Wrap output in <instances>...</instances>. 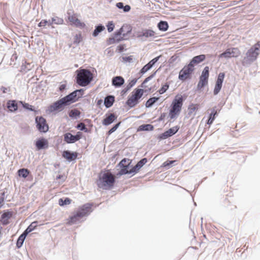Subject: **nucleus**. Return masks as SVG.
I'll return each mask as SVG.
<instances>
[{"instance_id": "35", "label": "nucleus", "mask_w": 260, "mask_h": 260, "mask_svg": "<svg viewBox=\"0 0 260 260\" xmlns=\"http://www.w3.org/2000/svg\"><path fill=\"white\" fill-rule=\"evenodd\" d=\"M158 97H152L149 99L145 104V106L147 108H150L153 106V105L158 100Z\"/></svg>"}, {"instance_id": "15", "label": "nucleus", "mask_w": 260, "mask_h": 260, "mask_svg": "<svg viewBox=\"0 0 260 260\" xmlns=\"http://www.w3.org/2000/svg\"><path fill=\"white\" fill-rule=\"evenodd\" d=\"M35 145L38 150L46 149L48 147V142L46 139L41 138L36 142Z\"/></svg>"}, {"instance_id": "44", "label": "nucleus", "mask_w": 260, "mask_h": 260, "mask_svg": "<svg viewBox=\"0 0 260 260\" xmlns=\"http://www.w3.org/2000/svg\"><path fill=\"white\" fill-rule=\"evenodd\" d=\"M71 200L68 198H66L65 199H60L59 200V205L61 206H64L66 205H68L71 203Z\"/></svg>"}, {"instance_id": "20", "label": "nucleus", "mask_w": 260, "mask_h": 260, "mask_svg": "<svg viewBox=\"0 0 260 260\" xmlns=\"http://www.w3.org/2000/svg\"><path fill=\"white\" fill-rule=\"evenodd\" d=\"M124 83V79L121 76H115L112 78V84L116 87H119Z\"/></svg>"}, {"instance_id": "39", "label": "nucleus", "mask_w": 260, "mask_h": 260, "mask_svg": "<svg viewBox=\"0 0 260 260\" xmlns=\"http://www.w3.org/2000/svg\"><path fill=\"white\" fill-rule=\"evenodd\" d=\"M209 76V68L208 67H205L203 69L202 74L200 77L208 80Z\"/></svg>"}, {"instance_id": "5", "label": "nucleus", "mask_w": 260, "mask_h": 260, "mask_svg": "<svg viewBox=\"0 0 260 260\" xmlns=\"http://www.w3.org/2000/svg\"><path fill=\"white\" fill-rule=\"evenodd\" d=\"M136 37L142 42L151 41L157 37V33L150 28H143L137 32Z\"/></svg>"}, {"instance_id": "21", "label": "nucleus", "mask_w": 260, "mask_h": 260, "mask_svg": "<svg viewBox=\"0 0 260 260\" xmlns=\"http://www.w3.org/2000/svg\"><path fill=\"white\" fill-rule=\"evenodd\" d=\"M205 59L206 55L204 54H201L193 57L189 63L194 67L196 64H198L204 61Z\"/></svg>"}, {"instance_id": "33", "label": "nucleus", "mask_w": 260, "mask_h": 260, "mask_svg": "<svg viewBox=\"0 0 260 260\" xmlns=\"http://www.w3.org/2000/svg\"><path fill=\"white\" fill-rule=\"evenodd\" d=\"M138 100L135 98L133 95L126 101V104L131 108L134 107L137 104Z\"/></svg>"}, {"instance_id": "50", "label": "nucleus", "mask_w": 260, "mask_h": 260, "mask_svg": "<svg viewBox=\"0 0 260 260\" xmlns=\"http://www.w3.org/2000/svg\"><path fill=\"white\" fill-rule=\"evenodd\" d=\"M161 55L158 56L151 60L147 64L152 68L155 63L159 60Z\"/></svg>"}, {"instance_id": "48", "label": "nucleus", "mask_w": 260, "mask_h": 260, "mask_svg": "<svg viewBox=\"0 0 260 260\" xmlns=\"http://www.w3.org/2000/svg\"><path fill=\"white\" fill-rule=\"evenodd\" d=\"M151 69V68L147 63L140 70V74L141 75H143Z\"/></svg>"}, {"instance_id": "12", "label": "nucleus", "mask_w": 260, "mask_h": 260, "mask_svg": "<svg viewBox=\"0 0 260 260\" xmlns=\"http://www.w3.org/2000/svg\"><path fill=\"white\" fill-rule=\"evenodd\" d=\"M224 76L225 74L224 73H220L218 74L217 80L216 81L215 86L213 90V93L214 95H217L220 91Z\"/></svg>"}, {"instance_id": "63", "label": "nucleus", "mask_w": 260, "mask_h": 260, "mask_svg": "<svg viewBox=\"0 0 260 260\" xmlns=\"http://www.w3.org/2000/svg\"><path fill=\"white\" fill-rule=\"evenodd\" d=\"M66 88V85L64 84H61L59 86V89L61 92H63Z\"/></svg>"}, {"instance_id": "41", "label": "nucleus", "mask_w": 260, "mask_h": 260, "mask_svg": "<svg viewBox=\"0 0 260 260\" xmlns=\"http://www.w3.org/2000/svg\"><path fill=\"white\" fill-rule=\"evenodd\" d=\"M138 80V79L134 78L131 80L128 84L127 85L126 87H125V91H128L133 86H134L135 84L137 83Z\"/></svg>"}, {"instance_id": "56", "label": "nucleus", "mask_w": 260, "mask_h": 260, "mask_svg": "<svg viewBox=\"0 0 260 260\" xmlns=\"http://www.w3.org/2000/svg\"><path fill=\"white\" fill-rule=\"evenodd\" d=\"M197 109V105H194L193 104L190 105L188 107L189 114L192 113L194 111H195Z\"/></svg>"}, {"instance_id": "23", "label": "nucleus", "mask_w": 260, "mask_h": 260, "mask_svg": "<svg viewBox=\"0 0 260 260\" xmlns=\"http://www.w3.org/2000/svg\"><path fill=\"white\" fill-rule=\"evenodd\" d=\"M115 101V97L113 95H109L104 99V105L107 108L111 107Z\"/></svg>"}, {"instance_id": "28", "label": "nucleus", "mask_w": 260, "mask_h": 260, "mask_svg": "<svg viewBox=\"0 0 260 260\" xmlns=\"http://www.w3.org/2000/svg\"><path fill=\"white\" fill-rule=\"evenodd\" d=\"M63 23V20L58 17H55L51 18V20H48V25H51L53 24H61Z\"/></svg>"}, {"instance_id": "1", "label": "nucleus", "mask_w": 260, "mask_h": 260, "mask_svg": "<svg viewBox=\"0 0 260 260\" xmlns=\"http://www.w3.org/2000/svg\"><path fill=\"white\" fill-rule=\"evenodd\" d=\"M259 51L260 42H258L247 50L241 61L242 64L245 67H249L256 60Z\"/></svg>"}, {"instance_id": "10", "label": "nucleus", "mask_w": 260, "mask_h": 260, "mask_svg": "<svg viewBox=\"0 0 260 260\" xmlns=\"http://www.w3.org/2000/svg\"><path fill=\"white\" fill-rule=\"evenodd\" d=\"M82 136L81 132H77L76 135H73L70 133H67L63 135L64 141L68 144L74 143L79 140Z\"/></svg>"}, {"instance_id": "29", "label": "nucleus", "mask_w": 260, "mask_h": 260, "mask_svg": "<svg viewBox=\"0 0 260 260\" xmlns=\"http://www.w3.org/2000/svg\"><path fill=\"white\" fill-rule=\"evenodd\" d=\"M128 166L129 164L125 165L124 167H120L121 169L117 173V176H120L125 174L133 173V172H131V169L129 171L128 170Z\"/></svg>"}, {"instance_id": "61", "label": "nucleus", "mask_w": 260, "mask_h": 260, "mask_svg": "<svg viewBox=\"0 0 260 260\" xmlns=\"http://www.w3.org/2000/svg\"><path fill=\"white\" fill-rule=\"evenodd\" d=\"M126 162V158H123L119 163V164L118 165V166H119L120 167H124L125 165H126L125 164V162Z\"/></svg>"}, {"instance_id": "53", "label": "nucleus", "mask_w": 260, "mask_h": 260, "mask_svg": "<svg viewBox=\"0 0 260 260\" xmlns=\"http://www.w3.org/2000/svg\"><path fill=\"white\" fill-rule=\"evenodd\" d=\"M120 124V122H118L117 123V124H116L115 125H114L108 132V135H111L112 133H114L117 128L119 126Z\"/></svg>"}, {"instance_id": "43", "label": "nucleus", "mask_w": 260, "mask_h": 260, "mask_svg": "<svg viewBox=\"0 0 260 260\" xmlns=\"http://www.w3.org/2000/svg\"><path fill=\"white\" fill-rule=\"evenodd\" d=\"M25 239V238H23V237H22L20 235V236L18 237V238L17 240V242H16V247L18 248H20L22 247Z\"/></svg>"}, {"instance_id": "4", "label": "nucleus", "mask_w": 260, "mask_h": 260, "mask_svg": "<svg viewBox=\"0 0 260 260\" xmlns=\"http://www.w3.org/2000/svg\"><path fill=\"white\" fill-rule=\"evenodd\" d=\"M115 177L110 172L105 173L100 178L97 182L99 187L103 189H107V187H112L115 182Z\"/></svg>"}, {"instance_id": "49", "label": "nucleus", "mask_w": 260, "mask_h": 260, "mask_svg": "<svg viewBox=\"0 0 260 260\" xmlns=\"http://www.w3.org/2000/svg\"><path fill=\"white\" fill-rule=\"evenodd\" d=\"M82 40V37L81 34H77L75 36L74 43L78 44H79Z\"/></svg>"}, {"instance_id": "26", "label": "nucleus", "mask_w": 260, "mask_h": 260, "mask_svg": "<svg viewBox=\"0 0 260 260\" xmlns=\"http://www.w3.org/2000/svg\"><path fill=\"white\" fill-rule=\"evenodd\" d=\"M105 29V26L103 25L100 24L98 25L97 26H95V29L92 32V36L94 37H96L99 35V34L100 32H101Z\"/></svg>"}, {"instance_id": "60", "label": "nucleus", "mask_w": 260, "mask_h": 260, "mask_svg": "<svg viewBox=\"0 0 260 260\" xmlns=\"http://www.w3.org/2000/svg\"><path fill=\"white\" fill-rule=\"evenodd\" d=\"M85 124L83 122H80L79 124H77L76 127L80 129V131H82L83 129L84 128V127H85Z\"/></svg>"}, {"instance_id": "32", "label": "nucleus", "mask_w": 260, "mask_h": 260, "mask_svg": "<svg viewBox=\"0 0 260 260\" xmlns=\"http://www.w3.org/2000/svg\"><path fill=\"white\" fill-rule=\"evenodd\" d=\"M116 7L119 9H122L124 12H128L131 10V6L126 5L125 6L122 2L117 3L116 5Z\"/></svg>"}, {"instance_id": "64", "label": "nucleus", "mask_w": 260, "mask_h": 260, "mask_svg": "<svg viewBox=\"0 0 260 260\" xmlns=\"http://www.w3.org/2000/svg\"><path fill=\"white\" fill-rule=\"evenodd\" d=\"M60 179H62V182H64L66 179V177L65 176H63L62 175H59L57 176V177H56L57 180Z\"/></svg>"}, {"instance_id": "57", "label": "nucleus", "mask_w": 260, "mask_h": 260, "mask_svg": "<svg viewBox=\"0 0 260 260\" xmlns=\"http://www.w3.org/2000/svg\"><path fill=\"white\" fill-rule=\"evenodd\" d=\"M75 91H81L80 92L77 93L78 99L82 97V96L84 94V90L83 89H77V90H75Z\"/></svg>"}, {"instance_id": "55", "label": "nucleus", "mask_w": 260, "mask_h": 260, "mask_svg": "<svg viewBox=\"0 0 260 260\" xmlns=\"http://www.w3.org/2000/svg\"><path fill=\"white\" fill-rule=\"evenodd\" d=\"M175 162V160L166 161L163 163L162 166L165 167H168V168H170L172 166V165L174 164Z\"/></svg>"}, {"instance_id": "25", "label": "nucleus", "mask_w": 260, "mask_h": 260, "mask_svg": "<svg viewBox=\"0 0 260 260\" xmlns=\"http://www.w3.org/2000/svg\"><path fill=\"white\" fill-rule=\"evenodd\" d=\"M7 108L11 112L16 111L18 109L17 103L16 101H9L7 104Z\"/></svg>"}, {"instance_id": "31", "label": "nucleus", "mask_w": 260, "mask_h": 260, "mask_svg": "<svg viewBox=\"0 0 260 260\" xmlns=\"http://www.w3.org/2000/svg\"><path fill=\"white\" fill-rule=\"evenodd\" d=\"M153 129V125L150 124H142L139 127V130L142 131H151Z\"/></svg>"}, {"instance_id": "16", "label": "nucleus", "mask_w": 260, "mask_h": 260, "mask_svg": "<svg viewBox=\"0 0 260 260\" xmlns=\"http://www.w3.org/2000/svg\"><path fill=\"white\" fill-rule=\"evenodd\" d=\"M78 153L76 152H72L69 150H65L62 153V157L68 161H71L76 159Z\"/></svg>"}, {"instance_id": "27", "label": "nucleus", "mask_w": 260, "mask_h": 260, "mask_svg": "<svg viewBox=\"0 0 260 260\" xmlns=\"http://www.w3.org/2000/svg\"><path fill=\"white\" fill-rule=\"evenodd\" d=\"M157 27L159 30L166 31L169 28V24L167 21H160L157 24Z\"/></svg>"}, {"instance_id": "47", "label": "nucleus", "mask_w": 260, "mask_h": 260, "mask_svg": "<svg viewBox=\"0 0 260 260\" xmlns=\"http://www.w3.org/2000/svg\"><path fill=\"white\" fill-rule=\"evenodd\" d=\"M169 87V85L166 83L159 89L158 92L159 94H162L164 93L168 89Z\"/></svg>"}, {"instance_id": "2", "label": "nucleus", "mask_w": 260, "mask_h": 260, "mask_svg": "<svg viewBox=\"0 0 260 260\" xmlns=\"http://www.w3.org/2000/svg\"><path fill=\"white\" fill-rule=\"evenodd\" d=\"M76 77L77 83L82 87L88 85L92 80V74L87 69H80L76 71Z\"/></svg>"}, {"instance_id": "36", "label": "nucleus", "mask_w": 260, "mask_h": 260, "mask_svg": "<svg viewBox=\"0 0 260 260\" xmlns=\"http://www.w3.org/2000/svg\"><path fill=\"white\" fill-rule=\"evenodd\" d=\"M81 112L79 110L77 109H74L71 110L69 112V116L72 118H77V117H78L80 115Z\"/></svg>"}, {"instance_id": "40", "label": "nucleus", "mask_w": 260, "mask_h": 260, "mask_svg": "<svg viewBox=\"0 0 260 260\" xmlns=\"http://www.w3.org/2000/svg\"><path fill=\"white\" fill-rule=\"evenodd\" d=\"M144 90L142 89H137L133 95L136 98V100L140 99L143 95Z\"/></svg>"}, {"instance_id": "59", "label": "nucleus", "mask_w": 260, "mask_h": 260, "mask_svg": "<svg viewBox=\"0 0 260 260\" xmlns=\"http://www.w3.org/2000/svg\"><path fill=\"white\" fill-rule=\"evenodd\" d=\"M47 24L48 25V21L46 20H42L38 24V26L40 27L45 26Z\"/></svg>"}, {"instance_id": "58", "label": "nucleus", "mask_w": 260, "mask_h": 260, "mask_svg": "<svg viewBox=\"0 0 260 260\" xmlns=\"http://www.w3.org/2000/svg\"><path fill=\"white\" fill-rule=\"evenodd\" d=\"M133 57L132 56L122 57V60L124 62H131L133 61Z\"/></svg>"}, {"instance_id": "46", "label": "nucleus", "mask_w": 260, "mask_h": 260, "mask_svg": "<svg viewBox=\"0 0 260 260\" xmlns=\"http://www.w3.org/2000/svg\"><path fill=\"white\" fill-rule=\"evenodd\" d=\"M37 226L38 222L34 221L26 228V229L30 233L34 231Z\"/></svg>"}, {"instance_id": "37", "label": "nucleus", "mask_w": 260, "mask_h": 260, "mask_svg": "<svg viewBox=\"0 0 260 260\" xmlns=\"http://www.w3.org/2000/svg\"><path fill=\"white\" fill-rule=\"evenodd\" d=\"M216 114H217V111L214 109H213L212 110V112H211V114L209 115V119H208V121L207 122V123L208 125H211L212 124V123L215 119V115Z\"/></svg>"}, {"instance_id": "18", "label": "nucleus", "mask_w": 260, "mask_h": 260, "mask_svg": "<svg viewBox=\"0 0 260 260\" xmlns=\"http://www.w3.org/2000/svg\"><path fill=\"white\" fill-rule=\"evenodd\" d=\"M69 21L72 23L73 24L75 25L76 27L79 28H84L85 26V24L83 22H81L80 20L76 18L75 16L72 15L69 17Z\"/></svg>"}, {"instance_id": "11", "label": "nucleus", "mask_w": 260, "mask_h": 260, "mask_svg": "<svg viewBox=\"0 0 260 260\" xmlns=\"http://www.w3.org/2000/svg\"><path fill=\"white\" fill-rule=\"evenodd\" d=\"M239 55L237 48H231L227 49L224 52L219 55V58H225L229 59L231 57H236Z\"/></svg>"}, {"instance_id": "38", "label": "nucleus", "mask_w": 260, "mask_h": 260, "mask_svg": "<svg viewBox=\"0 0 260 260\" xmlns=\"http://www.w3.org/2000/svg\"><path fill=\"white\" fill-rule=\"evenodd\" d=\"M208 83V80L200 77L199 82L197 85L198 89L200 90L203 88Z\"/></svg>"}, {"instance_id": "62", "label": "nucleus", "mask_w": 260, "mask_h": 260, "mask_svg": "<svg viewBox=\"0 0 260 260\" xmlns=\"http://www.w3.org/2000/svg\"><path fill=\"white\" fill-rule=\"evenodd\" d=\"M30 232L27 230L26 229L23 232V233L20 235L21 236L23 237V238H26V237L27 236V235Z\"/></svg>"}, {"instance_id": "52", "label": "nucleus", "mask_w": 260, "mask_h": 260, "mask_svg": "<svg viewBox=\"0 0 260 260\" xmlns=\"http://www.w3.org/2000/svg\"><path fill=\"white\" fill-rule=\"evenodd\" d=\"M6 198V197L5 196V191H3L0 194V208H1L3 206L4 202Z\"/></svg>"}, {"instance_id": "17", "label": "nucleus", "mask_w": 260, "mask_h": 260, "mask_svg": "<svg viewBox=\"0 0 260 260\" xmlns=\"http://www.w3.org/2000/svg\"><path fill=\"white\" fill-rule=\"evenodd\" d=\"M117 119V116L114 113H110L109 115L106 114V117L103 121L104 125H109L113 123Z\"/></svg>"}, {"instance_id": "7", "label": "nucleus", "mask_w": 260, "mask_h": 260, "mask_svg": "<svg viewBox=\"0 0 260 260\" xmlns=\"http://www.w3.org/2000/svg\"><path fill=\"white\" fill-rule=\"evenodd\" d=\"M194 70V67L190 63H189L187 66H185L180 71L179 74V79L182 81H185L189 78L190 75L191 74L192 72Z\"/></svg>"}, {"instance_id": "8", "label": "nucleus", "mask_w": 260, "mask_h": 260, "mask_svg": "<svg viewBox=\"0 0 260 260\" xmlns=\"http://www.w3.org/2000/svg\"><path fill=\"white\" fill-rule=\"evenodd\" d=\"M35 122L37 128L40 132L46 133L48 131L49 127L46 123V120L42 116L36 117Z\"/></svg>"}, {"instance_id": "30", "label": "nucleus", "mask_w": 260, "mask_h": 260, "mask_svg": "<svg viewBox=\"0 0 260 260\" xmlns=\"http://www.w3.org/2000/svg\"><path fill=\"white\" fill-rule=\"evenodd\" d=\"M123 29H124V27H123V26H122L118 30L115 32L114 37H115L117 39V37L121 36V35H122L123 37H125L126 36V35H127L128 34H129L131 32V29H129V30H127V32L125 33V32H124Z\"/></svg>"}, {"instance_id": "14", "label": "nucleus", "mask_w": 260, "mask_h": 260, "mask_svg": "<svg viewBox=\"0 0 260 260\" xmlns=\"http://www.w3.org/2000/svg\"><path fill=\"white\" fill-rule=\"evenodd\" d=\"M80 92H81V91H77L74 90V91H73L72 92L70 93V94L65 96L63 98L66 100V101H67V102L68 103L69 105H70L72 103L76 102L78 100V99L77 98V93Z\"/></svg>"}, {"instance_id": "13", "label": "nucleus", "mask_w": 260, "mask_h": 260, "mask_svg": "<svg viewBox=\"0 0 260 260\" xmlns=\"http://www.w3.org/2000/svg\"><path fill=\"white\" fill-rule=\"evenodd\" d=\"M179 127L178 126H176L170 128L168 131L162 133L160 136V139H166L170 137H171L175 135L179 130Z\"/></svg>"}, {"instance_id": "45", "label": "nucleus", "mask_w": 260, "mask_h": 260, "mask_svg": "<svg viewBox=\"0 0 260 260\" xmlns=\"http://www.w3.org/2000/svg\"><path fill=\"white\" fill-rule=\"evenodd\" d=\"M122 40H123L122 38H119V39H116L115 37H114L113 38H110L108 39L107 43L108 44L110 45V44H114L115 43H118Z\"/></svg>"}, {"instance_id": "51", "label": "nucleus", "mask_w": 260, "mask_h": 260, "mask_svg": "<svg viewBox=\"0 0 260 260\" xmlns=\"http://www.w3.org/2000/svg\"><path fill=\"white\" fill-rule=\"evenodd\" d=\"M156 73V71L154 72L153 74H152L151 75H150L149 77H147L143 82L142 83V87H144V84H146L147 82H148L149 81L151 80L155 75Z\"/></svg>"}, {"instance_id": "54", "label": "nucleus", "mask_w": 260, "mask_h": 260, "mask_svg": "<svg viewBox=\"0 0 260 260\" xmlns=\"http://www.w3.org/2000/svg\"><path fill=\"white\" fill-rule=\"evenodd\" d=\"M107 26L108 31L109 32L112 31L115 27L114 24L113 23L112 21L109 22Z\"/></svg>"}, {"instance_id": "9", "label": "nucleus", "mask_w": 260, "mask_h": 260, "mask_svg": "<svg viewBox=\"0 0 260 260\" xmlns=\"http://www.w3.org/2000/svg\"><path fill=\"white\" fill-rule=\"evenodd\" d=\"M92 204L86 203L78 208L77 212L81 218L88 216L92 212Z\"/></svg>"}, {"instance_id": "34", "label": "nucleus", "mask_w": 260, "mask_h": 260, "mask_svg": "<svg viewBox=\"0 0 260 260\" xmlns=\"http://www.w3.org/2000/svg\"><path fill=\"white\" fill-rule=\"evenodd\" d=\"M29 174V171L27 169H20L18 171L19 176L26 178Z\"/></svg>"}, {"instance_id": "22", "label": "nucleus", "mask_w": 260, "mask_h": 260, "mask_svg": "<svg viewBox=\"0 0 260 260\" xmlns=\"http://www.w3.org/2000/svg\"><path fill=\"white\" fill-rule=\"evenodd\" d=\"M81 218H82L80 215H79L78 213L76 212V213L73 216L70 217L67 224L71 225L73 224L77 223L81 221Z\"/></svg>"}, {"instance_id": "3", "label": "nucleus", "mask_w": 260, "mask_h": 260, "mask_svg": "<svg viewBox=\"0 0 260 260\" xmlns=\"http://www.w3.org/2000/svg\"><path fill=\"white\" fill-rule=\"evenodd\" d=\"M183 99L182 96L177 95L173 100L171 104L169 116L171 119H174L179 115L183 105Z\"/></svg>"}, {"instance_id": "24", "label": "nucleus", "mask_w": 260, "mask_h": 260, "mask_svg": "<svg viewBox=\"0 0 260 260\" xmlns=\"http://www.w3.org/2000/svg\"><path fill=\"white\" fill-rule=\"evenodd\" d=\"M12 216V212L7 211L4 212L1 215V219L4 224L8 223V220Z\"/></svg>"}, {"instance_id": "42", "label": "nucleus", "mask_w": 260, "mask_h": 260, "mask_svg": "<svg viewBox=\"0 0 260 260\" xmlns=\"http://www.w3.org/2000/svg\"><path fill=\"white\" fill-rule=\"evenodd\" d=\"M21 104H22V107L26 109V110H28L29 111H34V112H36V111L35 110L34 106L29 105V104L28 103H26L25 102H21Z\"/></svg>"}, {"instance_id": "19", "label": "nucleus", "mask_w": 260, "mask_h": 260, "mask_svg": "<svg viewBox=\"0 0 260 260\" xmlns=\"http://www.w3.org/2000/svg\"><path fill=\"white\" fill-rule=\"evenodd\" d=\"M147 162V159L146 158H143L139 161L137 164L132 168L131 172L133 173H136Z\"/></svg>"}, {"instance_id": "6", "label": "nucleus", "mask_w": 260, "mask_h": 260, "mask_svg": "<svg viewBox=\"0 0 260 260\" xmlns=\"http://www.w3.org/2000/svg\"><path fill=\"white\" fill-rule=\"evenodd\" d=\"M69 106L64 98L56 101L48 107L47 111L49 113H53L55 111H62L66 106Z\"/></svg>"}]
</instances>
